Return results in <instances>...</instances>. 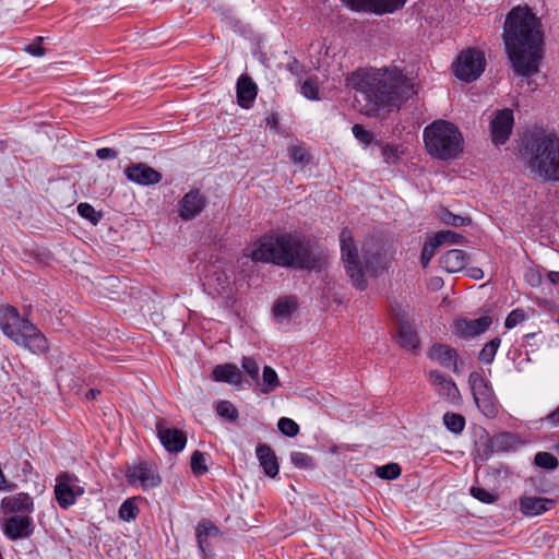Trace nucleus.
I'll return each mask as SVG.
<instances>
[{"label": "nucleus", "mask_w": 559, "mask_h": 559, "mask_svg": "<svg viewBox=\"0 0 559 559\" xmlns=\"http://www.w3.org/2000/svg\"><path fill=\"white\" fill-rule=\"evenodd\" d=\"M43 43H44V37L43 36H37V49H36L37 58L45 55V49L41 46Z\"/></svg>", "instance_id": "nucleus-59"}, {"label": "nucleus", "mask_w": 559, "mask_h": 559, "mask_svg": "<svg viewBox=\"0 0 559 559\" xmlns=\"http://www.w3.org/2000/svg\"><path fill=\"white\" fill-rule=\"evenodd\" d=\"M50 68H52V66H51V64H48V67H47V68H45V70H48V69H50Z\"/></svg>", "instance_id": "nucleus-63"}, {"label": "nucleus", "mask_w": 559, "mask_h": 559, "mask_svg": "<svg viewBox=\"0 0 559 559\" xmlns=\"http://www.w3.org/2000/svg\"><path fill=\"white\" fill-rule=\"evenodd\" d=\"M33 504V499L26 493H19L16 496L4 497L1 500V509L4 512H22L27 510Z\"/></svg>", "instance_id": "nucleus-28"}, {"label": "nucleus", "mask_w": 559, "mask_h": 559, "mask_svg": "<svg viewBox=\"0 0 559 559\" xmlns=\"http://www.w3.org/2000/svg\"><path fill=\"white\" fill-rule=\"evenodd\" d=\"M255 454L264 473L269 477L274 478L278 474L280 466L272 448L264 443L259 444L255 449Z\"/></svg>", "instance_id": "nucleus-24"}, {"label": "nucleus", "mask_w": 559, "mask_h": 559, "mask_svg": "<svg viewBox=\"0 0 559 559\" xmlns=\"http://www.w3.org/2000/svg\"><path fill=\"white\" fill-rule=\"evenodd\" d=\"M558 323H559V317H558Z\"/></svg>", "instance_id": "nucleus-64"}, {"label": "nucleus", "mask_w": 559, "mask_h": 559, "mask_svg": "<svg viewBox=\"0 0 559 559\" xmlns=\"http://www.w3.org/2000/svg\"><path fill=\"white\" fill-rule=\"evenodd\" d=\"M534 463L545 469H556L559 465L557 457L549 452H537L534 457Z\"/></svg>", "instance_id": "nucleus-34"}, {"label": "nucleus", "mask_w": 559, "mask_h": 559, "mask_svg": "<svg viewBox=\"0 0 559 559\" xmlns=\"http://www.w3.org/2000/svg\"><path fill=\"white\" fill-rule=\"evenodd\" d=\"M26 51H28L31 55L35 56V44H29L26 46Z\"/></svg>", "instance_id": "nucleus-61"}, {"label": "nucleus", "mask_w": 559, "mask_h": 559, "mask_svg": "<svg viewBox=\"0 0 559 559\" xmlns=\"http://www.w3.org/2000/svg\"><path fill=\"white\" fill-rule=\"evenodd\" d=\"M241 366L245 372L254 381L259 379L260 367L253 357H243Z\"/></svg>", "instance_id": "nucleus-47"}, {"label": "nucleus", "mask_w": 559, "mask_h": 559, "mask_svg": "<svg viewBox=\"0 0 559 559\" xmlns=\"http://www.w3.org/2000/svg\"><path fill=\"white\" fill-rule=\"evenodd\" d=\"M156 432L160 443L168 452L177 453L185 449L186 433L177 428L167 427L164 419L156 423Z\"/></svg>", "instance_id": "nucleus-14"}, {"label": "nucleus", "mask_w": 559, "mask_h": 559, "mask_svg": "<svg viewBox=\"0 0 559 559\" xmlns=\"http://www.w3.org/2000/svg\"><path fill=\"white\" fill-rule=\"evenodd\" d=\"M97 394H99V391H96L94 389H91L88 390V392L86 393V397L87 399H95L97 396Z\"/></svg>", "instance_id": "nucleus-60"}, {"label": "nucleus", "mask_w": 559, "mask_h": 559, "mask_svg": "<svg viewBox=\"0 0 559 559\" xmlns=\"http://www.w3.org/2000/svg\"><path fill=\"white\" fill-rule=\"evenodd\" d=\"M297 307L296 297H283L278 298L273 305V313L275 317L285 319L289 317Z\"/></svg>", "instance_id": "nucleus-30"}, {"label": "nucleus", "mask_w": 559, "mask_h": 559, "mask_svg": "<svg viewBox=\"0 0 559 559\" xmlns=\"http://www.w3.org/2000/svg\"><path fill=\"white\" fill-rule=\"evenodd\" d=\"M212 377L215 381L229 384L237 385L241 382L240 370L233 364L217 365L212 371Z\"/></svg>", "instance_id": "nucleus-27"}, {"label": "nucleus", "mask_w": 559, "mask_h": 559, "mask_svg": "<svg viewBox=\"0 0 559 559\" xmlns=\"http://www.w3.org/2000/svg\"><path fill=\"white\" fill-rule=\"evenodd\" d=\"M485 67L484 53L472 48L463 50L453 64L455 76L464 82L477 80L485 71Z\"/></svg>", "instance_id": "nucleus-9"}, {"label": "nucleus", "mask_w": 559, "mask_h": 559, "mask_svg": "<svg viewBox=\"0 0 559 559\" xmlns=\"http://www.w3.org/2000/svg\"><path fill=\"white\" fill-rule=\"evenodd\" d=\"M526 278L532 286H537L540 283V276L534 272L527 273Z\"/></svg>", "instance_id": "nucleus-57"}, {"label": "nucleus", "mask_w": 559, "mask_h": 559, "mask_svg": "<svg viewBox=\"0 0 559 559\" xmlns=\"http://www.w3.org/2000/svg\"><path fill=\"white\" fill-rule=\"evenodd\" d=\"M544 421L548 423L552 427L559 426V406L555 411H552L550 414H548L544 418Z\"/></svg>", "instance_id": "nucleus-53"}, {"label": "nucleus", "mask_w": 559, "mask_h": 559, "mask_svg": "<svg viewBox=\"0 0 559 559\" xmlns=\"http://www.w3.org/2000/svg\"><path fill=\"white\" fill-rule=\"evenodd\" d=\"M469 491L475 499L484 503H491L496 499L495 495L480 487H472Z\"/></svg>", "instance_id": "nucleus-50"}, {"label": "nucleus", "mask_w": 559, "mask_h": 559, "mask_svg": "<svg viewBox=\"0 0 559 559\" xmlns=\"http://www.w3.org/2000/svg\"><path fill=\"white\" fill-rule=\"evenodd\" d=\"M14 487L13 484H10L5 476L3 475L2 471L0 469V490H12Z\"/></svg>", "instance_id": "nucleus-56"}, {"label": "nucleus", "mask_w": 559, "mask_h": 559, "mask_svg": "<svg viewBox=\"0 0 559 559\" xmlns=\"http://www.w3.org/2000/svg\"><path fill=\"white\" fill-rule=\"evenodd\" d=\"M492 319L483 316L477 319L460 318L453 323V333L463 340H472L485 333L491 325Z\"/></svg>", "instance_id": "nucleus-12"}, {"label": "nucleus", "mask_w": 559, "mask_h": 559, "mask_svg": "<svg viewBox=\"0 0 559 559\" xmlns=\"http://www.w3.org/2000/svg\"><path fill=\"white\" fill-rule=\"evenodd\" d=\"M547 277L550 281V283L559 286V272L550 271L548 272Z\"/></svg>", "instance_id": "nucleus-58"}, {"label": "nucleus", "mask_w": 559, "mask_h": 559, "mask_svg": "<svg viewBox=\"0 0 559 559\" xmlns=\"http://www.w3.org/2000/svg\"><path fill=\"white\" fill-rule=\"evenodd\" d=\"M138 513L139 509L131 500H126L119 508V518L127 522L134 520Z\"/></svg>", "instance_id": "nucleus-43"}, {"label": "nucleus", "mask_w": 559, "mask_h": 559, "mask_svg": "<svg viewBox=\"0 0 559 559\" xmlns=\"http://www.w3.org/2000/svg\"><path fill=\"white\" fill-rule=\"evenodd\" d=\"M521 154L536 177L559 180V139L556 134L540 130L525 135Z\"/></svg>", "instance_id": "nucleus-4"}, {"label": "nucleus", "mask_w": 559, "mask_h": 559, "mask_svg": "<svg viewBox=\"0 0 559 559\" xmlns=\"http://www.w3.org/2000/svg\"><path fill=\"white\" fill-rule=\"evenodd\" d=\"M0 329L15 344L33 353L35 326L28 318L21 317L14 307L0 308Z\"/></svg>", "instance_id": "nucleus-6"}, {"label": "nucleus", "mask_w": 559, "mask_h": 559, "mask_svg": "<svg viewBox=\"0 0 559 559\" xmlns=\"http://www.w3.org/2000/svg\"><path fill=\"white\" fill-rule=\"evenodd\" d=\"M300 93L310 100L319 99V87L312 79H308L301 84Z\"/></svg>", "instance_id": "nucleus-44"}, {"label": "nucleus", "mask_w": 559, "mask_h": 559, "mask_svg": "<svg viewBox=\"0 0 559 559\" xmlns=\"http://www.w3.org/2000/svg\"><path fill=\"white\" fill-rule=\"evenodd\" d=\"M342 261L347 275L353 285L364 290L367 287L364 269L358 254V249L354 242L353 234L348 228H343L340 234Z\"/></svg>", "instance_id": "nucleus-7"}, {"label": "nucleus", "mask_w": 559, "mask_h": 559, "mask_svg": "<svg viewBox=\"0 0 559 559\" xmlns=\"http://www.w3.org/2000/svg\"><path fill=\"white\" fill-rule=\"evenodd\" d=\"M467 275L474 280H481L484 277V272L479 267H469L467 270Z\"/></svg>", "instance_id": "nucleus-55"}, {"label": "nucleus", "mask_w": 559, "mask_h": 559, "mask_svg": "<svg viewBox=\"0 0 559 559\" xmlns=\"http://www.w3.org/2000/svg\"><path fill=\"white\" fill-rule=\"evenodd\" d=\"M382 156L385 163H394L397 159V150L391 145L382 146Z\"/></svg>", "instance_id": "nucleus-51"}, {"label": "nucleus", "mask_w": 559, "mask_h": 559, "mask_svg": "<svg viewBox=\"0 0 559 559\" xmlns=\"http://www.w3.org/2000/svg\"><path fill=\"white\" fill-rule=\"evenodd\" d=\"M278 385L280 381L276 371L272 367L265 366L263 368L261 392L265 394L271 393Z\"/></svg>", "instance_id": "nucleus-33"}, {"label": "nucleus", "mask_w": 559, "mask_h": 559, "mask_svg": "<svg viewBox=\"0 0 559 559\" xmlns=\"http://www.w3.org/2000/svg\"><path fill=\"white\" fill-rule=\"evenodd\" d=\"M126 477L132 486H140L143 490L159 486L162 479L155 468L146 463H140L128 468Z\"/></svg>", "instance_id": "nucleus-13"}, {"label": "nucleus", "mask_w": 559, "mask_h": 559, "mask_svg": "<svg viewBox=\"0 0 559 559\" xmlns=\"http://www.w3.org/2000/svg\"><path fill=\"white\" fill-rule=\"evenodd\" d=\"M47 348V338L37 330V349L45 352Z\"/></svg>", "instance_id": "nucleus-54"}, {"label": "nucleus", "mask_w": 559, "mask_h": 559, "mask_svg": "<svg viewBox=\"0 0 559 559\" xmlns=\"http://www.w3.org/2000/svg\"><path fill=\"white\" fill-rule=\"evenodd\" d=\"M525 319L526 316L523 309H514L508 314L504 325L507 329H513L514 326L523 322Z\"/></svg>", "instance_id": "nucleus-49"}, {"label": "nucleus", "mask_w": 559, "mask_h": 559, "mask_svg": "<svg viewBox=\"0 0 559 559\" xmlns=\"http://www.w3.org/2000/svg\"><path fill=\"white\" fill-rule=\"evenodd\" d=\"M439 261L441 267L444 269L448 273H455L466 266L468 262V255L463 250L452 249L441 255Z\"/></svg>", "instance_id": "nucleus-25"}, {"label": "nucleus", "mask_w": 559, "mask_h": 559, "mask_svg": "<svg viewBox=\"0 0 559 559\" xmlns=\"http://www.w3.org/2000/svg\"><path fill=\"white\" fill-rule=\"evenodd\" d=\"M292 463L299 468H311L312 457L304 452L295 451L290 453Z\"/></svg>", "instance_id": "nucleus-46"}, {"label": "nucleus", "mask_w": 559, "mask_h": 559, "mask_svg": "<svg viewBox=\"0 0 559 559\" xmlns=\"http://www.w3.org/2000/svg\"><path fill=\"white\" fill-rule=\"evenodd\" d=\"M277 428L283 435L290 437V438L297 436L299 432L298 424L287 417H282L278 420Z\"/></svg>", "instance_id": "nucleus-42"}, {"label": "nucleus", "mask_w": 559, "mask_h": 559, "mask_svg": "<svg viewBox=\"0 0 559 559\" xmlns=\"http://www.w3.org/2000/svg\"><path fill=\"white\" fill-rule=\"evenodd\" d=\"M258 94V86L248 75H240L237 81V102L240 107L249 109Z\"/></svg>", "instance_id": "nucleus-21"}, {"label": "nucleus", "mask_w": 559, "mask_h": 559, "mask_svg": "<svg viewBox=\"0 0 559 559\" xmlns=\"http://www.w3.org/2000/svg\"><path fill=\"white\" fill-rule=\"evenodd\" d=\"M440 218L443 223L454 227L466 226L471 223V219L468 217L453 214L447 209H443L440 212Z\"/></svg>", "instance_id": "nucleus-36"}, {"label": "nucleus", "mask_w": 559, "mask_h": 559, "mask_svg": "<svg viewBox=\"0 0 559 559\" xmlns=\"http://www.w3.org/2000/svg\"><path fill=\"white\" fill-rule=\"evenodd\" d=\"M124 175L130 181L140 186L156 185L162 180L160 173L143 163L126 167Z\"/></svg>", "instance_id": "nucleus-16"}, {"label": "nucleus", "mask_w": 559, "mask_h": 559, "mask_svg": "<svg viewBox=\"0 0 559 559\" xmlns=\"http://www.w3.org/2000/svg\"><path fill=\"white\" fill-rule=\"evenodd\" d=\"M501 338L496 336L484 345L478 354V360L484 364H491L495 359L498 348L500 347Z\"/></svg>", "instance_id": "nucleus-32"}, {"label": "nucleus", "mask_w": 559, "mask_h": 559, "mask_svg": "<svg viewBox=\"0 0 559 559\" xmlns=\"http://www.w3.org/2000/svg\"><path fill=\"white\" fill-rule=\"evenodd\" d=\"M216 412L221 417H224L230 421L238 418L237 408L229 401H221L216 405Z\"/></svg>", "instance_id": "nucleus-40"}, {"label": "nucleus", "mask_w": 559, "mask_h": 559, "mask_svg": "<svg viewBox=\"0 0 559 559\" xmlns=\"http://www.w3.org/2000/svg\"><path fill=\"white\" fill-rule=\"evenodd\" d=\"M353 10H368L377 14L392 13L404 7L406 0H342Z\"/></svg>", "instance_id": "nucleus-15"}, {"label": "nucleus", "mask_w": 559, "mask_h": 559, "mask_svg": "<svg viewBox=\"0 0 559 559\" xmlns=\"http://www.w3.org/2000/svg\"><path fill=\"white\" fill-rule=\"evenodd\" d=\"M468 383L479 411L488 418L495 417L498 414V407L490 382L479 372L473 371L468 376Z\"/></svg>", "instance_id": "nucleus-8"}, {"label": "nucleus", "mask_w": 559, "mask_h": 559, "mask_svg": "<svg viewBox=\"0 0 559 559\" xmlns=\"http://www.w3.org/2000/svg\"><path fill=\"white\" fill-rule=\"evenodd\" d=\"M429 380L441 397L450 402H455L460 397V391L455 382L451 378L443 376L440 371L431 370L429 372Z\"/></svg>", "instance_id": "nucleus-19"}, {"label": "nucleus", "mask_w": 559, "mask_h": 559, "mask_svg": "<svg viewBox=\"0 0 559 559\" xmlns=\"http://www.w3.org/2000/svg\"><path fill=\"white\" fill-rule=\"evenodd\" d=\"M555 506V500L542 497L520 498V510L526 516H536L550 510Z\"/></svg>", "instance_id": "nucleus-23"}, {"label": "nucleus", "mask_w": 559, "mask_h": 559, "mask_svg": "<svg viewBox=\"0 0 559 559\" xmlns=\"http://www.w3.org/2000/svg\"><path fill=\"white\" fill-rule=\"evenodd\" d=\"M401 466L397 463H389L377 467L376 475L382 479H396L401 475Z\"/></svg>", "instance_id": "nucleus-35"}, {"label": "nucleus", "mask_w": 559, "mask_h": 559, "mask_svg": "<svg viewBox=\"0 0 559 559\" xmlns=\"http://www.w3.org/2000/svg\"><path fill=\"white\" fill-rule=\"evenodd\" d=\"M246 255L257 262L299 270H311L317 264L316 254L309 243L292 233L265 234Z\"/></svg>", "instance_id": "nucleus-3"}, {"label": "nucleus", "mask_w": 559, "mask_h": 559, "mask_svg": "<svg viewBox=\"0 0 559 559\" xmlns=\"http://www.w3.org/2000/svg\"><path fill=\"white\" fill-rule=\"evenodd\" d=\"M78 213L93 225H96L102 218L100 213L96 212L91 204L84 202L78 205Z\"/></svg>", "instance_id": "nucleus-41"}, {"label": "nucleus", "mask_w": 559, "mask_h": 559, "mask_svg": "<svg viewBox=\"0 0 559 559\" xmlns=\"http://www.w3.org/2000/svg\"><path fill=\"white\" fill-rule=\"evenodd\" d=\"M502 37L514 72L527 78L536 74L544 52V33L536 14L527 5L512 8Z\"/></svg>", "instance_id": "nucleus-1"}, {"label": "nucleus", "mask_w": 559, "mask_h": 559, "mask_svg": "<svg viewBox=\"0 0 559 559\" xmlns=\"http://www.w3.org/2000/svg\"><path fill=\"white\" fill-rule=\"evenodd\" d=\"M96 156L99 159H115L118 156V153L110 147H102L96 151Z\"/></svg>", "instance_id": "nucleus-52"}, {"label": "nucleus", "mask_w": 559, "mask_h": 559, "mask_svg": "<svg viewBox=\"0 0 559 559\" xmlns=\"http://www.w3.org/2000/svg\"><path fill=\"white\" fill-rule=\"evenodd\" d=\"M514 124L513 111L510 108L496 110L490 121L491 140L496 145L504 144L512 132Z\"/></svg>", "instance_id": "nucleus-11"}, {"label": "nucleus", "mask_w": 559, "mask_h": 559, "mask_svg": "<svg viewBox=\"0 0 559 559\" xmlns=\"http://www.w3.org/2000/svg\"><path fill=\"white\" fill-rule=\"evenodd\" d=\"M437 247H439V243H437L435 238L430 239L429 241H427L424 245L421 254H420V262L424 267L428 266L430 260L432 259V257L436 253Z\"/></svg>", "instance_id": "nucleus-45"}, {"label": "nucleus", "mask_w": 559, "mask_h": 559, "mask_svg": "<svg viewBox=\"0 0 559 559\" xmlns=\"http://www.w3.org/2000/svg\"><path fill=\"white\" fill-rule=\"evenodd\" d=\"M346 86L355 90L357 110L374 117L383 108L400 105L416 94L414 83L403 75L386 73H367L355 71L346 79Z\"/></svg>", "instance_id": "nucleus-2"}, {"label": "nucleus", "mask_w": 559, "mask_h": 559, "mask_svg": "<svg viewBox=\"0 0 559 559\" xmlns=\"http://www.w3.org/2000/svg\"><path fill=\"white\" fill-rule=\"evenodd\" d=\"M354 136L362 144L368 145L373 141V134L366 130L361 124H354L352 128Z\"/></svg>", "instance_id": "nucleus-48"}, {"label": "nucleus", "mask_w": 559, "mask_h": 559, "mask_svg": "<svg viewBox=\"0 0 559 559\" xmlns=\"http://www.w3.org/2000/svg\"><path fill=\"white\" fill-rule=\"evenodd\" d=\"M443 424L449 431L460 435L465 428V418L461 414L448 412L443 415Z\"/></svg>", "instance_id": "nucleus-31"}, {"label": "nucleus", "mask_w": 559, "mask_h": 559, "mask_svg": "<svg viewBox=\"0 0 559 559\" xmlns=\"http://www.w3.org/2000/svg\"><path fill=\"white\" fill-rule=\"evenodd\" d=\"M206 200L199 190H190L179 202V216L183 221L197 217L205 207Z\"/></svg>", "instance_id": "nucleus-17"}, {"label": "nucleus", "mask_w": 559, "mask_h": 559, "mask_svg": "<svg viewBox=\"0 0 559 559\" xmlns=\"http://www.w3.org/2000/svg\"><path fill=\"white\" fill-rule=\"evenodd\" d=\"M84 491V487L80 485L74 474L64 472L56 478L55 497L59 507L64 510L73 506Z\"/></svg>", "instance_id": "nucleus-10"}, {"label": "nucleus", "mask_w": 559, "mask_h": 559, "mask_svg": "<svg viewBox=\"0 0 559 559\" xmlns=\"http://www.w3.org/2000/svg\"><path fill=\"white\" fill-rule=\"evenodd\" d=\"M206 285L211 288L210 294L223 296L230 286V280L224 271L216 270L207 276Z\"/></svg>", "instance_id": "nucleus-29"}, {"label": "nucleus", "mask_w": 559, "mask_h": 559, "mask_svg": "<svg viewBox=\"0 0 559 559\" xmlns=\"http://www.w3.org/2000/svg\"><path fill=\"white\" fill-rule=\"evenodd\" d=\"M397 342L407 350H415L419 347V340L414 326L403 318L399 321Z\"/></svg>", "instance_id": "nucleus-26"}, {"label": "nucleus", "mask_w": 559, "mask_h": 559, "mask_svg": "<svg viewBox=\"0 0 559 559\" xmlns=\"http://www.w3.org/2000/svg\"><path fill=\"white\" fill-rule=\"evenodd\" d=\"M221 535L219 528L210 520H201L195 527V537L202 558L207 559L209 557V538Z\"/></svg>", "instance_id": "nucleus-20"}, {"label": "nucleus", "mask_w": 559, "mask_h": 559, "mask_svg": "<svg viewBox=\"0 0 559 559\" xmlns=\"http://www.w3.org/2000/svg\"><path fill=\"white\" fill-rule=\"evenodd\" d=\"M509 437H510L509 435H502L501 437H499V438H498V440H499V439H507V438H509Z\"/></svg>", "instance_id": "nucleus-62"}, {"label": "nucleus", "mask_w": 559, "mask_h": 559, "mask_svg": "<svg viewBox=\"0 0 559 559\" xmlns=\"http://www.w3.org/2000/svg\"><path fill=\"white\" fill-rule=\"evenodd\" d=\"M288 154L295 164L307 165L310 163V156L304 145H294L289 147Z\"/></svg>", "instance_id": "nucleus-39"}, {"label": "nucleus", "mask_w": 559, "mask_h": 559, "mask_svg": "<svg viewBox=\"0 0 559 559\" xmlns=\"http://www.w3.org/2000/svg\"><path fill=\"white\" fill-rule=\"evenodd\" d=\"M433 238L437 241V243H439V246H441L443 243H460L465 239L463 235L457 234L452 230L438 231L433 236Z\"/></svg>", "instance_id": "nucleus-37"}, {"label": "nucleus", "mask_w": 559, "mask_h": 559, "mask_svg": "<svg viewBox=\"0 0 559 559\" xmlns=\"http://www.w3.org/2000/svg\"><path fill=\"white\" fill-rule=\"evenodd\" d=\"M3 533L10 539L29 536L32 533L31 519L20 515L9 518L3 524Z\"/></svg>", "instance_id": "nucleus-22"}, {"label": "nucleus", "mask_w": 559, "mask_h": 559, "mask_svg": "<svg viewBox=\"0 0 559 559\" xmlns=\"http://www.w3.org/2000/svg\"><path fill=\"white\" fill-rule=\"evenodd\" d=\"M427 356L429 357V359L438 362L442 367L452 369L453 372H459V355L456 349L451 347L450 345L441 343L433 344L429 348Z\"/></svg>", "instance_id": "nucleus-18"}, {"label": "nucleus", "mask_w": 559, "mask_h": 559, "mask_svg": "<svg viewBox=\"0 0 559 559\" xmlns=\"http://www.w3.org/2000/svg\"><path fill=\"white\" fill-rule=\"evenodd\" d=\"M191 469L194 475H203L207 472L206 460L203 452L194 451L191 455Z\"/></svg>", "instance_id": "nucleus-38"}, {"label": "nucleus", "mask_w": 559, "mask_h": 559, "mask_svg": "<svg viewBox=\"0 0 559 559\" xmlns=\"http://www.w3.org/2000/svg\"><path fill=\"white\" fill-rule=\"evenodd\" d=\"M428 154L441 160L456 158L463 151V136L459 128L447 120H436L423 132Z\"/></svg>", "instance_id": "nucleus-5"}]
</instances>
